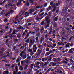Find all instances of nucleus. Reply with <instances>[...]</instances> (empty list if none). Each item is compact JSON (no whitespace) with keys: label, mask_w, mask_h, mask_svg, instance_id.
Returning <instances> with one entry per match:
<instances>
[{"label":"nucleus","mask_w":74,"mask_h":74,"mask_svg":"<svg viewBox=\"0 0 74 74\" xmlns=\"http://www.w3.org/2000/svg\"><path fill=\"white\" fill-rule=\"evenodd\" d=\"M21 0H20V1L19 2V3H18L17 4V7H18V6H19V4H21Z\"/></svg>","instance_id":"bb28decb"},{"label":"nucleus","mask_w":74,"mask_h":74,"mask_svg":"<svg viewBox=\"0 0 74 74\" xmlns=\"http://www.w3.org/2000/svg\"><path fill=\"white\" fill-rule=\"evenodd\" d=\"M65 2L66 3H69V0H66Z\"/></svg>","instance_id":"bf43d9fd"},{"label":"nucleus","mask_w":74,"mask_h":74,"mask_svg":"<svg viewBox=\"0 0 74 74\" xmlns=\"http://www.w3.org/2000/svg\"><path fill=\"white\" fill-rule=\"evenodd\" d=\"M44 14V12H43L42 13L40 14V15H39V16L41 17V16H42V15H43Z\"/></svg>","instance_id":"c756f323"},{"label":"nucleus","mask_w":74,"mask_h":74,"mask_svg":"<svg viewBox=\"0 0 74 74\" xmlns=\"http://www.w3.org/2000/svg\"><path fill=\"white\" fill-rule=\"evenodd\" d=\"M13 72L17 73L18 72V69H16V71H14Z\"/></svg>","instance_id":"a18cd8bd"},{"label":"nucleus","mask_w":74,"mask_h":74,"mask_svg":"<svg viewBox=\"0 0 74 74\" xmlns=\"http://www.w3.org/2000/svg\"><path fill=\"white\" fill-rule=\"evenodd\" d=\"M51 6L48 7L47 8V11H46V12H48L49 11V10H51Z\"/></svg>","instance_id":"1a4fd4ad"},{"label":"nucleus","mask_w":74,"mask_h":74,"mask_svg":"<svg viewBox=\"0 0 74 74\" xmlns=\"http://www.w3.org/2000/svg\"><path fill=\"white\" fill-rule=\"evenodd\" d=\"M51 14H49L48 15V16H47V17L49 18V17H51Z\"/></svg>","instance_id":"69168bd1"},{"label":"nucleus","mask_w":74,"mask_h":74,"mask_svg":"<svg viewBox=\"0 0 74 74\" xmlns=\"http://www.w3.org/2000/svg\"><path fill=\"white\" fill-rule=\"evenodd\" d=\"M49 51V48H48L46 49V51L47 52H48Z\"/></svg>","instance_id":"680f3d73"},{"label":"nucleus","mask_w":74,"mask_h":74,"mask_svg":"<svg viewBox=\"0 0 74 74\" xmlns=\"http://www.w3.org/2000/svg\"><path fill=\"white\" fill-rule=\"evenodd\" d=\"M52 32V30H50V32L49 33V34H51V33Z\"/></svg>","instance_id":"6e6d98bb"},{"label":"nucleus","mask_w":74,"mask_h":74,"mask_svg":"<svg viewBox=\"0 0 74 74\" xmlns=\"http://www.w3.org/2000/svg\"><path fill=\"white\" fill-rule=\"evenodd\" d=\"M11 66V65L10 64H6L5 65V66H8V67H10V66Z\"/></svg>","instance_id":"de8ad7c7"},{"label":"nucleus","mask_w":74,"mask_h":74,"mask_svg":"<svg viewBox=\"0 0 74 74\" xmlns=\"http://www.w3.org/2000/svg\"><path fill=\"white\" fill-rule=\"evenodd\" d=\"M33 66H34V64H31V69L32 70L33 69Z\"/></svg>","instance_id":"393cba45"},{"label":"nucleus","mask_w":74,"mask_h":74,"mask_svg":"<svg viewBox=\"0 0 74 74\" xmlns=\"http://www.w3.org/2000/svg\"><path fill=\"white\" fill-rule=\"evenodd\" d=\"M45 21V20H43V21L42 22H41L40 23V25H44V24H45V23L44 22Z\"/></svg>","instance_id":"dca6fc26"},{"label":"nucleus","mask_w":74,"mask_h":74,"mask_svg":"<svg viewBox=\"0 0 74 74\" xmlns=\"http://www.w3.org/2000/svg\"><path fill=\"white\" fill-rule=\"evenodd\" d=\"M41 52L39 49H38L37 50V52L36 53L35 55L34 56V58H38L40 55L41 54Z\"/></svg>","instance_id":"f03ea898"},{"label":"nucleus","mask_w":74,"mask_h":74,"mask_svg":"<svg viewBox=\"0 0 74 74\" xmlns=\"http://www.w3.org/2000/svg\"><path fill=\"white\" fill-rule=\"evenodd\" d=\"M71 7L73 8H74V2H73L71 4Z\"/></svg>","instance_id":"aec40b11"},{"label":"nucleus","mask_w":74,"mask_h":74,"mask_svg":"<svg viewBox=\"0 0 74 74\" xmlns=\"http://www.w3.org/2000/svg\"><path fill=\"white\" fill-rule=\"evenodd\" d=\"M57 59L58 62H60V61H61V59H60V58H57Z\"/></svg>","instance_id":"603ef678"},{"label":"nucleus","mask_w":74,"mask_h":74,"mask_svg":"<svg viewBox=\"0 0 74 74\" xmlns=\"http://www.w3.org/2000/svg\"><path fill=\"white\" fill-rule=\"evenodd\" d=\"M66 11H64L63 12V14L64 15H66L67 14V12H66Z\"/></svg>","instance_id":"49530a36"},{"label":"nucleus","mask_w":74,"mask_h":74,"mask_svg":"<svg viewBox=\"0 0 74 74\" xmlns=\"http://www.w3.org/2000/svg\"><path fill=\"white\" fill-rule=\"evenodd\" d=\"M35 16L36 17V18H35V19H36V20H39V19H40V20H41V19H42L44 17V16H43L40 18V17H39V15H36V16Z\"/></svg>","instance_id":"39448f33"},{"label":"nucleus","mask_w":74,"mask_h":74,"mask_svg":"<svg viewBox=\"0 0 74 74\" xmlns=\"http://www.w3.org/2000/svg\"><path fill=\"white\" fill-rule=\"evenodd\" d=\"M9 74V72L8 71H4V72L3 73V74Z\"/></svg>","instance_id":"9b49d317"},{"label":"nucleus","mask_w":74,"mask_h":74,"mask_svg":"<svg viewBox=\"0 0 74 74\" xmlns=\"http://www.w3.org/2000/svg\"><path fill=\"white\" fill-rule=\"evenodd\" d=\"M69 60L72 63H74V61L73 60H72L71 59H69Z\"/></svg>","instance_id":"7c9ffc66"},{"label":"nucleus","mask_w":74,"mask_h":74,"mask_svg":"<svg viewBox=\"0 0 74 74\" xmlns=\"http://www.w3.org/2000/svg\"><path fill=\"white\" fill-rule=\"evenodd\" d=\"M37 49V47H36L35 48L33 47V51L34 52H36V50Z\"/></svg>","instance_id":"6e6552de"},{"label":"nucleus","mask_w":74,"mask_h":74,"mask_svg":"<svg viewBox=\"0 0 74 74\" xmlns=\"http://www.w3.org/2000/svg\"><path fill=\"white\" fill-rule=\"evenodd\" d=\"M29 5H30V3H29V2L27 3V2L25 4V5L26 7H29Z\"/></svg>","instance_id":"2eb2a0df"},{"label":"nucleus","mask_w":74,"mask_h":74,"mask_svg":"<svg viewBox=\"0 0 74 74\" xmlns=\"http://www.w3.org/2000/svg\"><path fill=\"white\" fill-rule=\"evenodd\" d=\"M51 68H50L48 69L47 71V73H49V72L50 71H51Z\"/></svg>","instance_id":"ea45409f"},{"label":"nucleus","mask_w":74,"mask_h":74,"mask_svg":"<svg viewBox=\"0 0 74 74\" xmlns=\"http://www.w3.org/2000/svg\"><path fill=\"white\" fill-rule=\"evenodd\" d=\"M19 69L21 71H22V70H23V67L21 66H20Z\"/></svg>","instance_id":"6ab92c4d"},{"label":"nucleus","mask_w":74,"mask_h":74,"mask_svg":"<svg viewBox=\"0 0 74 74\" xmlns=\"http://www.w3.org/2000/svg\"><path fill=\"white\" fill-rule=\"evenodd\" d=\"M68 53H73V51L72 50V49H70L68 51Z\"/></svg>","instance_id":"9d476101"},{"label":"nucleus","mask_w":74,"mask_h":74,"mask_svg":"<svg viewBox=\"0 0 74 74\" xmlns=\"http://www.w3.org/2000/svg\"><path fill=\"white\" fill-rule=\"evenodd\" d=\"M53 61H54V62H56V58H54L53 59Z\"/></svg>","instance_id":"72a5a7b5"},{"label":"nucleus","mask_w":74,"mask_h":74,"mask_svg":"<svg viewBox=\"0 0 74 74\" xmlns=\"http://www.w3.org/2000/svg\"><path fill=\"white\" fill-rule=\"evenodd\" d=\"M27 21L28 22H32V20L31 19L29 18L27 19Z\"/></svg>","instance_id":"2f4dec72"},{"label":"nucleus","mask_w":74,"mask_h":74,"mask_svg":"<svg viewBox=\"0 0 74 74\" xmlns=\"http://www.w3.org/2000/svg\"><path fill=\"white\" fill-rule=\"evenodd\" d=\"M35 40H36V42L38 43V37H36L35 38Z\"/></svg>","instance_id":"c85d7f7f"},{"label":"nucleus","mask_w":74,"mask_h":74,"mask_svg":"<svg viewBox=\"0 0 74 74\" xmlns=\"http://www.w3.org/2000/svg\"><path fill=\"white\" fill-rule=\"evenodd\" d=\"M1 50L2 51H3V52L4 51V47H2L1 48Z\"/></svg>","instance_id":"13d9d810"},{"label":"nucleus","mask_w":74,"mask_h":74,"mask_svg":"<svg viewBox=\"0 0 74 74\" xmlns=\"http://www.w3.org/2000/svg\"><path fill=\"white\" fill-rule=\"evenodd\" d=\"M42 41H43V38L41 37V39L40 40V44H41L42 43Z\"/></svg>","instance_id":"b1692460"},{"label":"nucleus","mask_w":74,"mask_h":74,"mask_svg":"<svg viewBox=\"0 0 74 74\" xmlns=\"http://www.w3.org/2000/svg\"><path fill=\"white\" fill-rule=\"evenodd\" d=\"M63 63H66V64H67L68 62L65 60H63Z\"/></svg>","instance_id":"4c0bfd02"},{"label":"nucleus","mask_w":74,"mask_h":74,"mask_svg":"<svg viewBox=\"0 0 74 74\" xmlns=\"http://www.w3.org/2000/svg\"><path fill=\"white\" fill-rule=\"evenodd\" d=\"M3 52H2V51L0 52V55H1V56H2V55H3L2 54Z\"/></svg>","instance_id":"0e129e2a"},{"label":"nucleus","mask_w":74,"mask_h":74,"mask_svg":"<svg viewBox=\"0 0 74 74\" xmlns=\"http://www.w3.org/2000/svg\"><path fill=\"white\" fill-rule=\"evenodd\" d=\"M48 37V34H46L45 35V38H47Z\"/></svg>","instance_id":"864d4df0"},{"label":"nucleus","mask_w":74,"mask_h":74,"mask_svg":"<svg viewBox=\"0 0 74 74\" xmlns=\"http://www.w3.org/2000/svg\"><path fill=\"white\" fill-rule=\"evenodd\" d=\"M60 64V63L59 62H54L53 63L52 65V66L53 67H54V66H55V65H57L58 64Z\"/></svg>","instance_id":"0eeeda50"},{"label":"nucleus","mask_w":74,"mask_h":74,"mask_svg":"<svg viewBox=\"0 0 74 74\" xmlns=\"http://www.w3.org/2000/svg\"><path fill=\"white\" fill-rule=\"evenodd\" d=\"M20 55L21 58H22V56H23V55H22V53H20Z\"/></svg>","instance_id":"5fc2aeb1"},{"label":"nucleus","mask_w":74,"mask_h":74,"mask_svg":"<svg viewBox=\"0 0 74 74\" xmlns=\"http://www.w3.org/2000/svg\"><path fill=\"white\" fill-rule=\"evenodd\" d=\"M26 57H27V56L26 55H24L22 56V58H23V59H25L26 58Z\"/></svg>","instance_id":"a211bd4d"},{"label":"nucleus","mask_w":74,"mask_h":74,"mask_svg":"<svg viewBox=\"0 0 74 74\" xmlns=\"http://www.w3.org/2000/svg\"><path fill=\"white\" fill-rule=\"evenodd\" d=\"M56 11V9H53L52 11V12H55Z\"/></svg>","instance_id":"338daca9"},{"label":"nucleus","mask_w":74,"mask_h":74,"mask_svg":"<svg viewBox=\"0 0 74 74\" xmlns=\"http://www.w3.org/2000/svg\"><path fill=\"white\" fill-rule=\"evenodd\" d=\"M33 12H34V10L32 9H30L29 12L28 13L27 15L25 16V18H26V17L28 16L32 15L33 14H32V13H33Z\"/></svg>","instance_id":"f257e3e1"},{"label":"nucleus","mask_w":74,"mask_h":74,"mask_svg":"<svg viewBox=\"0 0 74 74\" xmlns=\"http://www.w3.org/2000/svg\"><path fill=\"white\" fill-rule=\"evenodd\" d=\"M31 59V56H29L27 58V60H28V59Z\"/></svg>","instance_id":"c9c22d12"},{"label":"nucleus","mask_w":74,"mask_h":74,"mask_svg":"<svg viewBox=\"0 0 74 74\" xmlns=\"http://www.w3.org/2000/svg\"><path fill=\"white\" fill-rule=\"evenodd\" d=\"M36 32H38L39 30H40V28L38 27L36 28L35 29Z\"/></svg>","instance_id":"4be33fe9"},{"label":"nucleus","mask_w":74,"mask_h":74,"mask_svg":"<svg viewBox=\"0 0 74 74\" xmlns=\"http://www.w3.org/2000/svg\"><path fill=\"white\" fill-rule=\"evenodd\" d=\"M40 33H38L36 34V36L37 37H40Z\"/></svg>","instance_id":"cd10ccee"},{"label":"nucleus","mask_w":74,"mask_h":74,"mask_svg":"<svg viewBox=\"0 0 74 74\" xmlns=\"http://www.w3.org/2000/svg\"><path fill=\"white\" fill-rule=\"evenodd\" d=\"M19 62V58H18L16 60V63H18Z\"/></svg>","instance_id":"c03bdc74"},{"label":"nucleus","mask_w":74,"mask_h":74,"mask_svg":"<svg viewBox=\"0 0 74 74\" xmlns=\"http://www.w3.org/2000/svg\"><path fill=\"white\" fill-rule=\"evenodd\" d=\"M73 42H71L70 43V46L71 47H72V46H73Z\"/></svg>","instance_id":"052dcab7"},{"label":"nucleus","mask_w":74,"mask_h":74,"mask_svg":"<svg viewBox=\"0 0 74 74\" xmlns=\"http://www.w3.org/2000/svg\"><path fill=\"white\" fill-rule=\"evenodd\" d=\"M15 48H16V47L15 46H14L13 47V50H15Z\"/></svg>","instance_id":"e2e57ef3"},{"label":"nucleus","mask_w":74,"mask_h":74,"mask_svg":"<svg viewBox=\"0 0 74 74\" xmlns=\"http://www.w3.org/2000/svg\"><path fill=\"white\" fill-rule=\"evenodd\" d=\"M38 12H35L34 13H32L33 16V15H36V14L37 13H38Z\"/></svg>","instance_id":"58836bf2"},{"label":"nucleus","mask_w":74,"mask_h":74,"mask_svg":"<svg viewBox=\"0 0 74 74\" xmlns=\"http://www.w3.org/2000/svg\"><path fill=\"white\" fill-rule=\"evenodd\" d=\"M30 41V39H28L26 40H25L26 42H28V43L29 42V41Z\"/></svg>","instance_id":"f704fd0d"},{"label":"nucleus","mask_w":74,"mask_h":74,"mask_svg":"<svg viewBox=\"0 0 74 74\" xmlns=\"http://www.w3.org/2000/svg\"><path fill=\"white\" fill-rule=\"evenodd\" d=\"M40 66H41V67H44L43 66H44V63L43 62H41L40 63Z\"/></svg>","instance_id":"a878e982"},{"label":"nucleus","mask_w":74,"mask_h":74,"mask_svg":"<svg viewBox=\"0 0 74 74\" xmlns=\"http://www.w3.org/2000/svg\"><path fill=\"white\" fill-rule=\"evenodd\" d=\"M28 66H29V64L26 65L25 66V67L24 68V70H26V69H27V68H28Z\"/></svg>","instance_id":"f3484780"},{"label":"nucleus","mask_w":74,"mask_h":74,"mask_svg":"<svg viewBox=\"0 0 74 74\" xmlns=\"http://www.w3.org/2000/svg\"><path fill=\"white\" fill-rule=\"evenodd\" d=\"M11 32H12V30L11 29H10V31L9 32V34H11Z\"/></svg>","instance_id":"a19ab883"},{"label":"nucleus","mask_w":74,"mask_h":74,"mask_svg":"<svg viewBox=\"0 0 74 74\" xmlns=\"http://www.w3.org/2000/svg\"><path fill=\"white\" fill-rule=\"evenodd\" d=\"M48 5H47V3H45V5H44L43 7H47Z\"/></svg>","instance_id":"473e14b6"},{"label":"nucleus","mask_w":74,"mask_h":74,"mask_svg":"<svg viewBox=\"0 0 74 74\" xmlns=\"http://www.w3.org/2000/svg\"><path fill=\"white\" fill-rule=\"evenodd\" d=\"M66 47L67 48H69L70 47V43H68L66 44Z\"/></svg>","instance_id":"412c9836"},{"label":"nucleus","mask_w":74,"mask_h":74,"mask_svg":"<svg viewBox=\"0 0 74 74\" xmlns=\"http://www.w3.org/2000/svg\"><path fill=\"white\" fill-rule=\"evenodd\" d=\"M47 65V62H45L44 64H43V67H45L46 65Z\"/></svg>","instance_id":"37998d69"},{"label":"nucleus","mask_w":74,"mask_h":74,"mask_svg":"<svg viewBox=\"0 0 74 74\" xmlns=\"http://www.w3.org/2000/svg\"><path fill=\"white\" fill-rule=\"evenodd\" d=\"M34 42H35V40L34 39L32 41V40L30 39L29 40V43L31 44L29 45V47H30L32 46V45H33V44H34Z\"/></svg>","instance_id":"20e7f679"},{"label":"nucleus","mask_w":74,"mask_h":74,"mask_svg":"<svg viewBox=\"0 0 74 74\" xmlns=\"http://www.w3.org/2000/svg\"><path fill=\"white\" fill-rule=\"evenodd\" d=\"M53 8L54 9H56L57 7H56V6L55 5H53Z\"/></svg>","instance_id":"8fccbe9b"},{"label":"nucleus","mask_w":74,"mask_h":74,"mask_svg":"<svg viewBox=\"0 0 74 74\" xmlns=\"http://www.w3.org/2000/svg\"><path fill=\"white\" fill-rule=\"evenodd\" d=\"M58 16H57V17H56L54 18L53 19V21H58Z\"/></svg>","instance_id":"4468645a"},{"label":"nucleus","mask_w":74,"mask_h":74,"mask_svg":"<svg viewBox=\"0 0 74 74\" xmlns=\"http://www.w3.org/2000/svg\"><path fill=\"white\" fill-rule=\"evenodd\" d=\"M12 66H11V68L13 69V68H14L15 67V65H12Z\"/></svg>","instance_id":"4d7b16f0"},{"label":"nucleus","mask_w":74,"mask_h":74,"mask_svg":"<svg viewBox=\"0 0 74 74\" xmlns=\"http://www.w3.org/2000/svg\"><path fill=\"white\" fill-rule=\"evenodd\" d=\"M34 54V53L33 52V51H32L30 53V56H32V55H33Z\"/></svg>","instance_id":"79ce46f5"},{"label":"nucleus","mask_w":74,"mask_h":74,"mask_svg":"<svg viewBox=\"0 0 74 74\" xmlns=\"http://www.w3.org/2000/svg\"><path fill=\"white\" fill-rule=\"evenodd\" d=\"M46 24H47V25L46 26V27H49V24L48 23H45V25H46Z\"/></svg>","instance_id":"e433bc0d"},{"label":"nucleus","mask_w":74,"mask_h":74,"mask_svg":"<svg viewBox=\"0 0 74 74\" xmlns=\"http://www.w3.org/2000/svg\"><path fill=\"white\" fill-rule=\"evenodd\" d=\"M50 54H51V53H50L49 52H47L46 53L45 56H48V55H49Z\"/></svg>","instance_id":"5701e85b"},{"label":"nucleus","mask_w":74,"mask_h":74,"mask_svg":"<svg viewBox=\"0 0 74 74\" xmlns=\"http://www.w3.org/2000/svg\"><path fill=\"white\" fill-rule=\"evenodd\" d=\"M21 36H22V35L19 33H18L17 34V36L18 38H20L21 37Z\"/></svg>","instance_id":"423d86ee"},{"label":"nucleus","mask_w":74,"mask_h":74,"mask_svg":"<svg viewBox=\"0 0 74 74\" xmlns=\"http://www.w3.org/2000/svg\"><path fill=\"white\" fill-rule=\"evenodd\" d=\"M42 47V45H39V46H38V48H41Z\"/></svg>","instance_id":"3c124183"},{"label":"nucleus","mask_w":74,"mask_h":74,"mask_svg":"<svg viewBox=\"0 0 74 74\" xmlns=\"http://www.w3.org/2000/svg\"><path fill=\"white\" fill-rule=\"evenodd\" d=\"M33 1H32L31 3V5H33Z\"/></svg>","instance_id":"774afa93"},{"label":"nucleus","mask_w":74,"mask_h":74,"mask_svg":"<svg viewBox=\"0 0 74 74\" xmlns=\"http://www.w3.org/2000/svg\"><path fill=\"white\" fill-rule=\"evenodd\" d=\"M68 9V7H66L64 8L63 10L64 11H67V9Z\"/></svg>","instance_id":"ddd939ff"},{"label":"nucleus","mask_w":74,"mask_h":74,"mask_svg":"<svg viewBox=\"0 0 74 74\" xmlns=\"http://www.w3.org/2000/svg\"><path fill=\"white\" fill-rule=\"evenodd\" d=\"M65 34V32H63V31H62L61 32V35L62 36H63L64 34Z\"/></svg>","instance_id":"f8f14e48"},{"label":"nucleus","mask_w":74,"mask_h":74,"mask_svg":"<svg viewBox=\"0 0 74 74\" xmlns=\"http://www.w3.org/2000/svg\"><path fill=\"white\" fill-rule=\"evenodd\" d=\"M49 17H48L46 16L45 17V23H48V24L50 23V22H51V21H50V20H49Z\"/></svg>","instance_id":"7ed1b4c3"},{"label":"nucleus","mask_w":74,"mask_h":74,"mask_svg":"<svg viewBox=\"0 0 74 74\" xmlns=\"http://www.w3.org/2000/svg\"><path fill=\"white\" fill-rule=\"evenodd\" d=\"M8 37H9V38H13V37H15V36H8Z\"/></svg>","instance_id":"09e8293b"}]
</instances>
